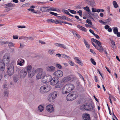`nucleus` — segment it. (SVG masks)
I'll return each instance as SVG.
<instances>
[{
  "label": "nucleus",
  "instance_id": "obj_1",
  "mask_svg": "<svg viewBox=\"0 0 120 120\" xmlns=\"http://www.w3.org/2000/svg\"><path fill=\"white\" fill-rule=\"evenodd\" d=\"M74 88V86L72 84H67L63 87L62 90V93L63 94L68 93L73 90Z\"/></svg>",
  "mask_w": 120,
  "mask_h": 120
},
{
  "label": "nucleus",
  "instance_id": "obj_2",
  "mask_svg": "<svg viewBox=\"0 0 120 120\" xmlns=\"http://www.w3.org/2000/svg\"><path fill=\"white\" fill-rule=\"evenodd\" d=\"M92 43L95 48L99 50L100 52H102L103 48L101 46V44L99 41L94 38L91 39Z\"/></svg>",
  "mask_w": 120,
  "mask_h": 120
},
{
  "label": "nucleus",
  "instance_id": "obj_3",
  "mask_svg": "<svg viewBox=\"0 0 120 120\" xmlns=\"http://www.w3.org/2000/svg\"><path fill=\"white\" fill-rule=\"evenodd\" d=\"M15 62L13 61L11 63L9 64L7 68V74L9 76H11L14 73V64Z\"/></svg>",
  "mask_w": 120,
  "mask_h": 120
},
{
  "label": "nucleus",
  "instance_id": "obj_4",
  "mask_svg": "<svg viewBox=\"0 0 120 120\" xmlns=\"http://www.w3.org/2000/svg\"><path fill=\"white\" fill-rule=\"evenodd\" d=\"M26 68L28 76L30 78L32 77L35 73V71L32 68V66L30 64H27Z\"/></svg>",
  "mask_w": 120,
  "mask_h": 120
},
{
  "label": "nucleus",
  "instance_id": "obj_5",
  "mask_svg": "<svg viewBox=\"0 0 120 120\" xmlns=\"http://www.w3.org/2000/svg\"><path fill=\"white\" fill-rule=\"evenodd\" d=\"M78 94L76 92H73L69 93L67 96L68 101H70L75 99L78 97Z\"/></svg>",
  "mask_w": 120,
  "mask_h": 120
},
{
  "label": "nucleus",
  "instance_id": "obj_6",
  "mask_svg": "<svg viewBox=\"0 0 120 120\" xmlns=\"http://www.w3.org/2000/svg\"><path fill=\"white\" fill-rule=\"evenodd\" d=\"M51 88L50 86L48 85H45L42 86L40 88V91L42 93H45L50 91Z\"/></svg>",
  "mask_w": 120,
  "mask_h": 120
},
{
  "label": "nucleus",
  "instance_id": "obj_7",
  "mask_svg": "<svg viewBox=\"0 0 120 120\" xmlns=\"http://www.w3.org/2000/svg\"><path fill=\"white\" fill-rule=\"evenodd\" d=\"M2 60L5 67V65H8L10 62V56L7 54H5L3 57Z\"/></svg>",
  "mask_w": 120,
  "mask_h": 120
},
{
  "label": "nucleus",
  "instance_id": "obj_8",
  "mask_svg": "<svg viewBox=\"0 0 120 120\" xmlns=\"http://www.w3.org/2000/svg\"><path fill=\"white\" fill-rule=\"evenodd\" d=\"M27 74L26 66L20 71L19 72V76L21 79L24 78Z\"/></svg>",
  "mask_w": 120,
  "mask_h": 120
},
{
  "label": "nucleus",
  "instance_id": "obj_9",
  "mask_svg": "<svg viewBox=\"0 0 120 120\" xmlns=\"http://www.w3.org/2000/svg\"><path fill=\"white\" fill-rule=\"evenodd\" d=\"M52 79V76L49 75H47L44 76L42 78L41 81L43 83H47L50 81Z\"/></svg>",
  "mask_w": 120,
  "mask_h": 120
},
{
  "label": "nucleus",
  "instance_id": "obj_10",
  "mask_svg": "<svg viewBox=\"0 0 120 120\" xmlns=\"http://www.w3.org/2000/svg\"><path fill=\"white\" fill-rule=\"evenodd\" d=\"M59 78L54 77L50 80V84L52 85H55L59 82Z\"/></svg>",
  "mask_w": 120,
  "mask_h": 120
},
{
  "label": "nucleus",
  "instance_id": "obj_11",
  "mask_svg": "<svg viewBox=\"0 0 120 120\" xmlns=\"http://www.w3.org/2000/svg\"><path fill=\"white\" fill-rule=\"evenodd\" d=\"M53 75L58 78L62 77L63 75V72L60 70H58L55 71L53 73Z\"/></svg>",
  "mask_w": 120,
  "mask_h": 120
},
{
  "label": "nucleus",
  "instance_id": "obj_12",
  "mask_svg": "<svg viewBox=\"0 0 120 120\" xmlns=\"http://www.w3.org/2000/svg\"><path fill=\"white\" fill-rule=\"evenodd\" d=\"M39 69L40 71L37 74L36 76L37 78L38 79L41 78L45 75V73L42 69L40 68Z\"/></svg>",
  "mask_w": 120,
  "mask_h": 120
},
{
  "label": "nucleus",
  "instance_id": "obj_13",
  "mask_svg": "<svg viewBox=\"0 0 120 120\" xmlns=\"http://www.w3.org/2000/svg\"><path fill=\"white\" fill-rule=\"evenodd\" d=\"M46 109L47 111L49 112H52L54 110L53 106L51 104L47 105L46 107Z\"/></svg>",
  "mask_w": 120,
  "mask_h": 120
},
{
  "label": "nucleus",
  "instance_id": "obj_14",
  "mask_svg": "<svg viewBox=\"0 0 120 120\" xmlns=\"http://www.w3.org/2000/svg\"><path fill=\"white\" fill-rule=\"evenodd\" d=\"M46 21L47 22L49 23H52L56 24H60V22L58 20H55L49 19H47L46 20Z\"/></svg>",
  "mask_w": 120,
  "mask_h": 120
},
{
  "label": "nucleus",
  "instance_id": "obj_15",
  "mask_svg": "<svg viewBox=\"0 0 120 120\" xmlns=\"http://www.w3.org/2000/svg\"><path fill=\"white\" fill-rule=\"evenodd\" d=\"M25 61L22 59L20 58L17 61V65L20 66H23L24 64Z\"/></svg>",
  "mask_w": 120,
  "mask_h": 120
},
{
  "label": "nucleus",
  "instance_id": "obj_16",
  "mask_svg": "<svg viewBox=\"0 0 120 120\" xmlns=\"http://www.w3.org/2000/svg\"><path fill=\"white\" fill-rule=\"evenodd\" d=\"M46 70L49 72H53L55 70V68L52 66H48L46 68Z\"/></svg>",
  "mask_w": 120,
  "mask_h": 120
},
{
  "label": "nucleus",
  "instance_id": "obj_17",
  "mask_svg": "<svg viewBox=\"0 0 120 120\" xmlns=\"http://www.w3.org/2000/svg\"><path fill=\"white\" fill-rule=\"evenodd\" d=\"M82 118L83 120H90V118L89 114L87 113L83 114Z\"/></svg>",
  "mask_w": 120,
  "mask_h": 120
},
{
  "label": "nucleus",
  "instance_id": "obj_18",
  "mask_svg": "<svg viewBox=\"0 0 120 120\" xmlns=\"http://www.w3.org/2000/svg\"><path fill=\"white\" fill-rule=\"evenodd\" d=\"M71 79V78L70 77V76H69L63 78L61 80V81L64 84L68 82Z\"/></svg>",
  "mask_w": 120,
  "mask_h": 120
},
{
  "label": "nucleus",
  "instance_id": "obj_19",
  "mask_svg": "<svg viewBox=\"0 0 120 120\" xmlns=\"http://www.w3.org/2000/svg\"><path fill=\"white\" fill-rule=\"evenodd\" d=\"M5 69V65L3 62L2 59L0 58V70L3 71Z\"/></svg>",
  "mask_w": 120,
  "mask_h": 120
},
{
  "label": "nucleus",
  "instance_id": "obj_20",
  "mask_svg": "<svg viewBox=\"0 0 120 120\" xmlns=\"http://www.w3.org/2000/svg\"><path fill=\"white\" fill-rule=\"evenodd\" d=\"M89 104V103H87L82 105L80 109L82 110H88V107Z\"/></svg>",
  "mask_w": 120,
  "mask_h": 120
},
{
  "label": "nucleus",
  "instance_id": "obj_21",
  "mask_svg": "<svg viewBox=\"0 0 120 120\" xmlns=\"http://www.w3.org/2000/svg\"><path fill=\"white\" fill-rule=\"evenodd\" d=\"M113 31L114 33L117 35V36L118 37H120V32H118V28L117 27H114L113 28Z\"/></svg>",
  "mask_w": 120,
  "mask_h": 120
},
{
  "label": "nucleus",
  "instance_id": "obj_22",
  "mask_svg": "<svg viewBox=\"0 0 120 120\" xmlns=\"http://www.w3.org/2000/svg\"><path fill=\"white\" fill-rule=\"evenodd\" d=\"M87 3L90 6L92 7H94L95 6L96 3L94 0H91L89 1Z\"/></svg>",
  "mask_w": 120,
  "mask_h": 120
},
{
  "label": "nucleus",
  "instance_id": "obj_23",
  "mask_svg": "<svg viewBox=\"0 0 120 120\" xmlns=\"http://www.w3.org/2000/svg\"><path fill=\"white\" fill-rule=\"evenodd\" d=\"M74 59L77 63L81 66L83 65V64L82 63L81 61L79 60V58L77 57H74Z\"/></svg>",
  "mask_w": 120,
  "mask_h": 120
},
{
  "label": "nucleus",
  "instance_id": "obj_24",
  "mask_svg": "<svg viewBox=\"0 0 120 120\" xmlns=\"http://www.w3.org/2000/svg\"><path fill=\"white\" fill-rule=\"evenodd\" d=\"M55 45L59 47L62 48L64 49H67V48L66 47L65 45L63 44L60 43H56Z\"/></svg>",
  "mask_w": 120,
  "mask_h": 120
},
{
  "label": "nucleus",
  "instance_id": "obj_25",
  "mask_svg": "<svg viewBox=\"0 0 120 120\" xmlns=\"http://www.w3.org/2000/svg\"><path fill=\"white\" fill-rule=\"evenodd\" d=\"M15 6L14 4H13L12 3H8L5 4V8H12L14 7Z\"/></svg>",
  "mask_w": 120,
  "mask_h": 120
},
{
  "label": "nucleus",
  "instance_id": "obj_26",
  "mask_svg": "<svg viewBox=\"0 0 120 120\" xmlns=\"http://www.w3.org/2000/svg\"><path fill=\"white\" fill-rule=\"evenodd\" d=\"M58 94V91H55L53 92L50 95L52 97H53L55 99L57 96Z\"/></svg>",
  "mask_w": 120,
  "mask_h": 120
},
{
  "label": "nucleus",
  "instance_id": "obj_27",
  "mask_svg": "<svg viewBox=\"0 0 120 120\" xmlns=\"http://www.w3.org/2000/svg\"><path fill=\"white\" fill-rule=\"evenodd\" d=\"M62 82L61 81L60 82V83H58L56 84L55 86V88H60L63 85V84L62 83Z\"/></svg>",
  "mask_w": 120,
  "mask_h": 120
},
{
  "label": "nucleus",
  "instance_id": "obj_28",
  "mask_svg": "<svg viewBox=\"0 0 120 120\" xmlns=\"http://www.w3.org/2000/svg\"><path fill=\"white\" fill-rule=\"evenodd\" d=\"M41 11L42 12L48 11V7H43L41 8Z\"/></svg>",
  "mask_w": 120,
  "mask_h": 120
},
{
  "label": "nucleus",
  "instance_id": "obj_29",
  "mask_svg": "<svg viewBox=\"0 0 120 120\" xmlns=\"http://www.w3.org/2000/svg\"><path fill=\"white\" fill-rule=\"evenodd\" d=\"M77 27L79 29L85 32H86L87 31L86 29L83 26L78 25L77 26Z\"/></svg>",
  "mask_w": 120,
  "mask_h": 120
},
{
  "label": "nucleus",
  "instance_id": "obj_30",
  "mask_svg": "<svg viewBox=\"0 0 120 120\" xmlns=\"http://www.w3.org/2000/svg\"><path fill=\"white\" fill-rule=\"evenodd\" d=\"M48 11H56L58 12L60 11V10L57 8H49L48 7Z\"/></svg>",
  "mask_w": 120,
  "mask_h": 120
},
{
  "label": "nucleus",
  "instance_id": "obj_31",
  "mask_svg": "<svg viewBox=\"0 0 120 120\" xmlns=\"http://www.w3.org/2000/svg\"><path fill=\"white\" fill-rule=\"evenodd\" d=\"M111 43L112 44V47L113 49H115L116 47L115 42L113 40H112L111 41Z\"/></svg>",
  "mask_w": 120,
  "mask_h": 120
},
{
  "label": "nucleus",
  "instance_id": "obj_32",
  "mask_svg": "<svg viewBox=\"0 0 120 120\" xmlns=\"http://www.w3.org/2000/svg\"><path fill=\"white\" fill-rule=\"evenodd\" d=\"M6 44H8V46L9 47H13L14 45V44L11 42L7 41V42H6Z\"/></svg>",
  "mask_w": 120,
  "mask_h": 120
},
{
  "label": "nucleus",
  "instance_id": "obj_33",
  "mask_svg": "<svg viewBox=\"0 0 120 120\" xmlns=\"http://www.w3.org/2000/svg\"><path fill=\"white\" fill-rule=\"evenodd\" d=\"M55 99L54 98L52 97L50 95H49V102H53Z\"/></svg>",
  "mask_w": 120,
  "mask_h": 120
},
{
  "label": "nucleus",
  "instance_id": "obj_34",
  "mask_svg": "<svg viewBox=\"0 0 120 120\" xmlns=\"http://www.w3.org/2000/svg\"><path fill=\"white\" fill-rule=\"evenodd\" d=\"M38 110L40 112H41L43 111L44 109V107L42 105H40L38 106Z\"/></svg>",
  "mask_w": 120,
  "mask_h": 120
},
{
  "label": "nucleus",
  "instance_id": "obj_35",
  "mask_svg": "<svg viewBox=\"0 0 120 120\" xmlns=\"http://www.w3.org/2000/svg\"><path fill=\"white\" fill-rule=\"evenodd\" d=\"M94 106L93 105H92L91 104L89 103L88 105V110H91L93 109L94 108Z\"/></svg>",
  "mask_w": 120,
  "mask_h": 120
},
{
  "label": "nucleus",
  "instance_id": "obj_36",
  "mask_svg": "<svg viewBox=\"0 0 120 120\" xmlns=\"http://www.w3.org/2000/svg\"><path fill=\"white\" fill-rule=\"evenodd\" d=\"M55 50L53 49H49L48 50V52L49 53L50 55H52L55 51Z\"/></svg>",
  "mask_w": 120,
  "mask_h": 120
},
{
  "label": "nucleus",
  "instance_id": "obj_37",
  "mask_svg": "<svg viewBox=\"0 0 120 120\" xmlns=\"http://www.w3.org/2000/svg\"><path fill=\"white\" fill-rule=\"evenodd\" d=\"M3 95L5 97H7L8 95V90H6L4 92Z\"/></svg>",
  "mask_w": 120,
  "mask_h": 120
},
{
  "label": "nucleus",
  "instance_id": "obj_38",
  "mask_svg": "<svg viewBox=\"0 0 120 120\" xmlns=\"http://www.w3.org/2000/svg\"><path fill=\"white\" fill-rule=\"evenodd\" d=\"M112 3L114 7L115 8H117V7H118V6L117 4V3L116 1H113Z\"/></svg>",
  "mask_w": 120,
  "mask_h": 120
},
{
  "label": "nucleus",
  "instance_id": "obj_39",
  "mask_svg": "<svg viewBox=\"0 0 120 120\" xmlns=\"http://www.w3.org/2000/svg\"><path fill=\"white\" fill-rule=\"evenodd\" d=\"M30 5V3H27L26 4H24L22 5V6L21 7H27L29 6Z\"/></svg>",
  "mask_w": 120,
  "mask_h": 120
},
{
  "label": "nucleus",
  "instance_id": "obj_40",
  "mask_svg": "<svg viewBox=\"0 0 120 120\" xmlns=\"http://www.w3.org/2000/svg\"><path fill=\"white\" fill-rule=\"evenodd\" d=\"M13 79L14 81L15 82H17L18 80V78L17 76H14L13 77Z\"/></svg>",
  "mask_w": 120,
  "mask_h": 120
},
{
  "label": "nucleus",
  "instance_id": "obj_41",
  "mask_svg": "<svg viewBox=\"0 0 120 120\" xmlns=\"http://www.w3.org/2000/svg\"><path fill=\"white\" fill-rule=\"evenodd\" d=\"M56 67L59 69H61L62 68V66L60 64H56Z\"/></svg>",
  "mask_w": 120,
  "mask_h": 120
},
{
  "label": "nucleus",
  "instance_id": "obj_42",
  "mask_svg": "<svg viewBox=\"0 0 120 120\" xmlns=\"http://www.w3.org/2000/svg\"><path fill=\"white\" fill-rule=\"evenodd\" d=\"M83 9L84 10L87 11L88 12H89L90 11V10L89 9V8L88 6L84 7Z\"/></svg>",
  "mask_w": 120,
  "mask_h": 120
},
{
  "label": "nucleus",
  "instance_id": "obj_43",
  "mask_svg": "<svg viewBox=\"0 0 120 120\" xmlns=\"http://www.w3.org/2000/svg\"><path fill=\"white\" fill-rule=\"evenodd\" d=\"M68 10L72 14H75L76 13V12L74 10H71L70 9H68Z\"/></svg>",
  "mask_w": 120,
  "mask_h": 120
},
{
  "label": "nucleus",
  "instance_id": "obj_44",
  "mask_svg": "<svg viewBox=\"0 0 120 120\" xmlns=\"http://www.w3.org/2000/svg\"><path fill=\"white\" fill-rule=\"evenodd\" d=\"M4 74V72H2L0 73V80L1 81L3 77V75Z\"/></svg>",
  "mask_w": 120,
  "mask_h": 120
},
{
  "label": "nucleus",
  "instance_id": "obj_45",
  "mask_svg": "<svg viewBox=\"0 0 120 120\" xmlns=\"http://www.w3.org/2000/svg\"><path fill=\"white\" fill-rule=\"evenodd\" d=\"M90 61L94 65H96V62L92 58H91Z\"/></svg>",
  "mask_w": 120,
  "mask_h": 120
},
{
  "label": "nucleus",
  "instance_id": "obj_46",
  "mask_svg": "<svg viewBox=\"0 0 120 120\" xmlns=\"http://www.w3.org/2000/svg\"><path fill=\"white\" fill-rule=\"evenodd\" d=\"M59 17L60 18H61L63 19H69V18L67 17L66 16H65L63 15L62 17H61V16H59Z\"/></svg>",
  "mask_w": 120,
  "mask_h": 120
},
{
  "label": "nucleus",
  "instance_id": "obj_47",
  "mask_svg": "<svg viewBox=\"0 0 120 120\" xmlns=\"http://www.w3.org/2000/svg\"><path fill=\"white\" fill-rule=\"evenodd\" d=\"M86 22L91 25H92V23L91 20L88 19H87L86 20Z\"/></svg>",
  "mask_w": 120,
  "mask_h": 120
},
{
  "label": "nucleus",
  "instance_id": "obj_48",
  "mask_svg": "<svg viewBox=\"0 0 120 120\" xmlns=\"http://www.w3.org/2000/svg\"><path fill=\"white\" fill-rule=\"evenodd\" d=\"M71 32L73 33V35L75 37L78 34L74 30H73Z\"/></svg>",
  "mask_w": 120,
  "mask_h": 120
},
{
  "label": "nucleus",
  "instance_id": "obj_49",
  "mask_svg": "<svg viewBox=\"0 0 120 120\" xmlns=\"http://www.w3.org/2000/svg\"><path fill=\"white\" fill-rule=\"evenodd\" d=\"M78 75L79 76V77L80 78H81V79L83 80L84 81L85 80H84V79L83 78V76L81 74H80L79 73H78Z\"/></svg>",
  "mask_w": 120,
  "mask_h": 120
},
{
  "label": "nucleus",
  "instance_id": "obj_50",
  "mask_svg": "<svg viewBox=\"0 0 120 120\" xmlns=\"http://www.w3.org/2000/svg\"><path fill=\"white\" fill-rule=\"evenodd\" d=\"M62 11L65 14L68 15L69 13L68 11L66 10L63 9L62 10Z\"/></svg>",
  "mask_w": 120,
  "mask_h": 120
},
{
  "label": "nucleus",
  "instance_id": "obj_51",
  "mask_svg": "<svg viewBox=\"0 0 120 120\" xmlns=\"http://www.w3.org/2000/svg\"><path fill=\"white\" fill-rule=\"evenodd\" d=\"M109 98L113 100L114 101H115L116 100V99L113 96L111 95H109Z\"/></svg>",
  "mask_w": 120,
  "mask_h": 120
},
{
  "label": "nucleus",
  "instance_id": "obj_52",
  "mask_svg": "<svg viewBox=\"0 0 120 120\" xmlns=\"http://www.w3.org/2000/svg\"><path fill=\"white\" fill-rule=\"evenodd\" d=\"M7 41H0V44L2 45H4V44H6V43Z\"/></svg>",
  "mask_w": 120,
  "mask_h": 120
},
{
  "label": "nucleus",
  "instance_id": "obj_53",
  "mask_svg": "<svg viewBox=\"0 0 120 120\" xmlns=\"http://www.w3.org/2000/svg\"><path fill=\"white\" fill-rule=\"evenodd\" d=\"M69 63L71 66H73L74 65V63L72 61H69Z\"/></svg>",
  "mask_w": 120,
  "mask_h": 120
},
{
  "label": "nucleus",
  "instance_id": "obj_54",
  "mask_svg": "<svg viewBox=\"0 0 120 120\" xmlns=\"http://www.w3.org/2000/svg\"><path fill=\"white\" fill-rule=\"evenodd\" d=\"M28 10L29 11H31L32 12H34V13H36V12L32 8H29L28 9Z\"/></svg>",
  "mask_w": 120,
  "mask_h": 120
},
{
  "label": "nucleus",
  "instance_id": "obj_55",
  "mask_svg": "<svg viewBox=\"0 0 120 120\" xmlns=\"http://www.w3.org/2000/svg\"><path fill=\"white\" fill-rule=\"evenodd\" d=\"M50 13L52 15H54V16H57V15H58L56 13H54V12H51V11L50 12Z\"/></svg>",
  "mask_w": 120,
  "mask_h": 120
},
{
  "label": "nucleus",
  "instance_id": "obj_56",
  "mask_svg": "<svg viewBox=\"0 0 120 120\" xmlns=\"http://www.w3.org/2000/svg\"><path fill=\"white\" fill-rule=\"evenodd\" d=\"M99 22L100 23H102L104 25L106 24V22H103L101 20H100L99 21Z\"/></svg>",
  "mask_w": 120,
  "mask_h": 120
},
{
  "label": "nucleus",
  "instance_id": "obj_57",
  "mask_svg": "<svg viewBox=\"0 0 120 120\" xmlns=\"http://www.w3.org/2000/svg\"><path fill=\"white\" fill-rule=\"evenodd\" d=\"M111 21V19L110 18H109L105 20L106 23L109 22Z\"/></svg>",
  "mask_w": 120,
  "mask_h": 120
},
{
  "label": "nucleus",
  "instance_id": "obj_58",
  "mask_svg": "<svg viewBox=\"0 0 120 120\" xmlns=\"http://www.w3.org/2000/svg\"><path fill=\"white\" fill-rule=\"evenodd\" d=\"M18 27L20 28H25L26 27V26H17Z\"/></svg>",
  "mask_w": 120,
  "mask_h": 120
},
{
  "label": "nucleus",
  "instance_id": "obj_59",
  "mask_svg": "<svg viewBox=\"0 0 120 120\" xmlns=\"http://www.w3.org/2000/svg\"><path fill=\"white\" fill-rule=\"evenodd\" d=\"M96 9L94 8H92V12H96Z\"/></svg>",
  "mask_w": 120,
  "mask_h": 120
},
{
  "label": "nucleus",
  "instance_id": "obj_60",
  "mask_svg": "<svg viewBox=\"0 0 120 120\" xmlns=\"http://www.w3.org/2000/svg\"><path fill=\"white\" fill-rule=\"evenodd\" d=\"M94 79L95 82H97L98 81V79L96 76L95 75L94 76Z\"/></svg>",
  "mask_w": 120,
  "mask_h": 120
},
{
  "label": "nucleus",
  "instance_id": "obj_61",
  "mask_svg": "<svg viewBox=\"0 0 120 120\" xmlns=\"http://www.w3.org/2000/svg\"><path fill=\"white\" fill-rule=\"evenodd\" d=\"M109 26L108 25H106L104 27L105 28L106 30L108 29L109 28Z\"/></svg>",
  "mask_w": 120,
  "mask_h": 120
},
{
  "label": "nucleus",
  "instance_id": "obj_62",
  "mask_svg": "<svg viewBox=\"0 0 120 120\" xmlns=\"http://www.w3.org/2000/svg\"><path fill=\"white\" fill-rule=\"evenodd\" d=\"M61 22L63 23H65V24H68L70 25H72V24L71 23H68V22H63V21H61Z\"/></svg>",
  "mask_w": 120,
  "mask_h": 120
},
{
  "label": "nucleus",
  "instance_id": "obj_63",
  "mask_svg": "<svg viewBox=\"0 0 120 120\" xmlns=\"http://www.w3.org/2000/svg\"><path fill=\"white\" fill-rule=\"evenodd\" d=\"M94 35L97 38V39H99L100 37L98 36V35L97 34H94Z\"/></svg>",
  "mask_w": 120,
  "mask_h": 120
},
{
  "label": "nucleus",
  "instance_id": "obj_64",
  "mask_svg": "<svg viewBox=\"0 0 120 120\" xmlns=\"http://www.w3.org/2000/svg\"><path fill=\"white\" fill-rule=\"evenodd\" d=\"M13 9L12 8H8L6 9V11L8 12L9 11Z\"/></svg>",
  "mask_w": 120,
  "mask_h": 120
}]
</instances>
